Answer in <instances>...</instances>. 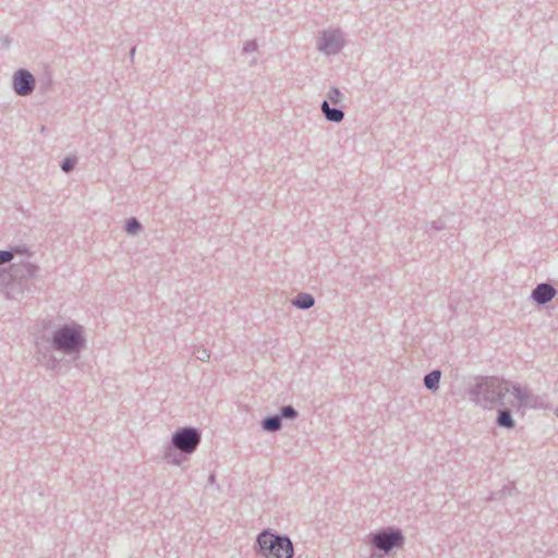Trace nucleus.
<instances>
[{
    "label": "nucleus",
    "instance_id": "nucleus-15",
    "mask_svg": "<svg viewBox=\"0 0 558 558\" xmlns=\"http://www.w3.org/2000/svg\"><path fill=\"white\" fill-rule=\"evenodd\" d=\"M138 228H140V223L135 219L130 220L126 225V230L130 233L136 232Z\"/></svg>",
    "mask_w": 558,
    "mask_h": 558
},
{
    "label": "nucleus",
    "instance_id": "nucleus-10",
    "mask_svg": "<svg viewBox=\"0 0 558 558\" xmlns=\"http://www.w3.org/2000/svg\"><path fill=\"white\" fill-rule=\"evenodd\" d=\"M439 379H440V372L434 371L425 377V379H424L425 386L429 389H437Z\"/></svg>",
    "mask_w": 558,
    "mask_h": 558
},
{
    "label": "nucleus",
    "instance_id": "nucleus-8",
    "mask_svg": "<svg viewBox=\"0 0 558 558\" xmlns=\"http://www.w3.org/2000/svg\"><path fill=\"white\" fill-rule=\"evenodd\" d=\"M322 109L324 113L326 114V118L330 121L339 122L343 118L342 111L338 109H331L327 101H324Z\"/></svg>",
    "mask_w": 558,
    "mask_h": 558
},
{
    "label": "nucleus",
    "instance_id": "nucleus-4",
    "mask_svg": "<svg viewBox=\"0 0 558 558\" xmlns=\"http://www.w3.org/2000/svg\"><path fill=\"white\" fill-rule=\"evenodd\" d=\"M374 543L378 548H380L385 551H388L391 548L401 545L402 535L400 532H393L390 534L380 533V534L375 535Z\"/></svg>",
    "mask_w": 558,
    "mask_h": 558
},
{
    "label": "nucleus",
    "instance_id": "nucleus-16",
    "mask_svg": "<svg viewBox=\"0 0 558 558\" xmlns=\"http://www.w3.org/2000/svg\"><path fill=\"white\" fill-rule=\"evenodd\" d=\"M12 257V253L7 251H0V265L10 262Z\"/></svg>",
    "mask_w": 558,
    "mask_h": 558
},
{
    "label": "nucleus",
    "instance_id": "nucleus-12",
    "mask_svg": "<svg viewBox=\"0 0 558 558\" xmlns=\"http://www.w3.org/2000/svg\"><path fill=\"white\" fill-rule=\"evenodd\" d=\"M498 423L501 426H505V427H512L513 426V422L511 420V416H510L509 412H507V411H502L500 413L499 418H498Z\"/></svg>",
    "mask_w": 558,
    "mask_h": 558
},
{
    "label": "nucleus",
    "instance_id": "nucleus-1",
    "mask_svg": "<svg viewBox=\"0 0 558 558\" xmlns=\"http://www.w3.org/2000/svg\"><path fill=\"white\" fill-rule=\"evenodd\" d=\"M257 542L266 558H291L293 555V546L288 537L263 532Z\"/></svg>",
    "mask_w": 558,
    "mask_h": 558
},
{
    "label": "nucleus",
    "instance_id": "nucleus-7",
    "mask_svg": "<svg viewBox=\"0 0 558 558\" xmlns=\"http://www.w3.org/2000/svg\"><path fill=\"white\" fill-rule=\"evenodd\" d=\"M330 36H331V40L335 41V44L329 43L327 40V35L326 34H324L323 39H322L323 41L320 44V49L324 50L327 53H330V52L335 51L339 47V45H340L339 44V36H338V34L332 33Z\"/></svg>",
    "mask_w": 558,
    "mask_h": 558
},
{
    "label": "nucleus",
    "instance_id": "nucleus-3",
    "mask_svg": "<svg viewBox=\"0 0 558 558\" xmlns=\"http://www.w3.org/2000/svg\"><path fill=\"white\" fill-rule=\"evenodd\" d=\"M199 442V436L194 429L185 428L173 436V444L177 448L192 452Z\"/></svg>",
    "mask_w": 558,
    "mask_h": 558
},
{
    "label": "nucleus",
    "instance_id": "nucleus-19",
    "mask_svg": "<svg viewBox=\"0 0 558 558\" xmlns=\"http://www.w3.org/2000/svg\"><path fill=\"white\" fill-rule=\"evenodd\" d=\"M209 355L208 353L204 352V354H202V356H199L201 360H205V359H208Z\"/></svg>",
    "mask_w": 558,
    "mask_h": 558
},
{
    "label": "nucleus",
    "instance_id": "nucleus-6",
    "mask_svg": "<svg viewBox=\"0 0 558 558\" xmlns=\"http://www.w3.org/2000/svg\"><path fill=\"white\" fill-rule=\"evenodd\" d=\"M555 295V289L549 284H539L533 291V298L537 303H546L550 301Z\"/></svg>",
    "mask_w": 558,
    "mask_h": 558
},
{
    "label": "nucleus",
    "instance_id": "nucleus-17",
    "mask_svg": "<svg viewBox=\"0 0 558 558\" xmlns=\"http://www.w3.org/2000/svg\"><path fill=\"white\" fill-rule=\"evenodd\" d=\"M74 162L75 160L74 159H71V158H68L63 161L62 163V169L68 172L70 171L73 167H74Z\"/></svg>",
    "mask_w": 558,
    "mask_h": 558
},
{
    "label": "nucleus",
    "instance_id": "nucleus-18",
    "mask_svg": "<svg viewBox=\"0 0 558 558\" xmlns=\"http://www.w3.org/2000/svg\"><path fill=\"white\" fill-rule=\"evenodd\" d=\"M282 415L284 417H294L295 411L291 407H286L282 409Z\"/></svg>",
    "mask_w": 558,
    "mask_h": 558
},
{
    "label": "nucleus",
    "instance_id": "nucleus-2",
    "mask_svg": "<svg viewBox=\"0 0 558 558\" xmlns=\"http://www.w3.org/2000/svg\"><path fill=\"white\" fill-rule=\"evenodd\" d=\"M54 343L58 349L63 350L65 352H72L77 350L83 343V339L81 337V328H61L54 335Z\"/></svg>",
    "mask_w": 558,
    "mask_h": 558
},
{
    "label": "nucleus",
    "instance_id": "nucleus-5",
    "mask_svg": "<svg viewBox=\"0 0 558 558\" xmlns=\"http://www.w3.org/2000/svg\"><path fill=\"white\" fill-rule=\"evenodd\" d=\"M35 80L27 71H20L14 76V89L19 95H27L34 88Z\"/></svg>",
    "mask_w": 558,
    "mask_h": 558
},
{
    "label": "nucleus",
    "instance_id": "nucleus-13",
    "mask_svg": "<svg viewBox=\"0 0 558 558\" xmlns=\"http://www.w3.org/2000/svg\"><path fill=\"white\" fill-rule=\"evenodd\" d=\"M280 426V420L278 417L267 418L264 423V428L267 430H276Z\"/></svg>",
    "mask_w": 558,
    "mask_h": 558
},
{
    "label": "nucleus",
    "instance_id": "nucleus-9",
    "mask_svg": "<svg viewBox=\"0 0 558 558\" xmlns=\"http://www.w3.org/2000/svg\"><path fill=\"white\" fill-rule=\"evenodd\" d=\"M293 303L300 308H308L314 304V299L310 294H301Z\"/></svg>",
    "mask_w": 558,
    "mask_h": 558
},
{
    "label": "nucleus",
    "instance_id": "nucleus-11",
    "mask_svg": "<svg viewBox=\"0 0 558 558\" xmlns=\"http://www.w3.org/2000/svg\"><path fill=\"white\" fill-rule=\"evenodd\" d=\"M507 392L510 393V396H512L518 401L519 407H521L523 400L527 398L526 392L519 387L513 386L512 389H508Z\"/></svg>",
    "mask_w": 558,
    "mask_h": 558
},
{
    "label": "nucleus",
    "instance_id": "nucleus-20",
    "mask_svg": "<svg viewBox=\"0 0 558 558\" xmlns=\"http://www.w3.org/2000/svg\"><path fill=\"white\" fill-rule=\"evenodd\" d=\"M246 49H255V44L254 43L250 44Z\"/></svg>",
    "mask_w": 558,
    "mask_h": 558
},
{
    "label": "nucleus",
    "instance_id": "nucleus-14",
    "mask_svg": "<svg viewBox=\"0 0 558 558\" xmlns=\"http://www.w3.org/2000/svg\"><path fill=\"white\" fill-rule=\"evenodd\" d=\"M328 98L332 104H338L341 99V93L338 89L333 88L329 92Z\"/></svg>",
    "mask_w": 558,
    "mask_h": 558
}]
</instances>
